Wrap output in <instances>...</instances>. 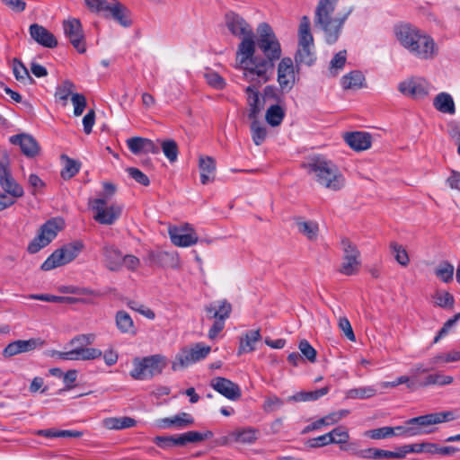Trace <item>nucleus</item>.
Segmentation results:
<instances>
[{"mask_svg":"<svg viewBox=\"0 0 460 460\" xmlns=\"http://www.w3.org/2000/svg\"><path fill=\"white\" fill-rule=\"evenodd\" d=\"M310 174L314 175L315 181L332 191L344 188L346 180L339 167L325 156L317 155L308 158L303 165Z\"/></svg>","mask_w":460,"mask_h":460,"instance_id":"obj_4","label":"nucleus"},{"mask_svg":"<svg viewBox=\"0 0 460 460\" xmlns=\"http://www.w3.org/2000/svg\"><path fill=\"white\" fill-rule=\"evenodd\" d=\"M284 117V110L278 104L269 107L265 114L266 121L272 127L280 125Z\"/></svg>","mask_w":460,"mask_h":460,"instance_id":"obj_43","label":"nucleus"},{"mask_svg":"<svg viewBox=\"0 0 460 460\" xmlns=\"http://www.w3.org/2000/svg\"><path fill=\"white\" fill-rule=\"evenodd\" d=\"M210 385L228 400L236 401L242 396V391L239 385L227 378L221 376L215 377L211 380Z\"/></svg>","mask_w":460,"mask_h":460,"instance_id":"obj_20","label":"nucleus"},{"mask_svg":"<svg viewBox=\"0 0 460 460\" xmlns=\"http://www.w3.org/2000/svg\"><path fill=\"white\" fill-rule=\"evenodd\" d=\"M93 211V219L101 224L113 225L121 216L123 206L118 203L108 205L106 199H94L89 203Z\"/></svg>","mask_w":460,"mask_h":460,"instance_id":"obj_11","label":"nucleus"},{"mask_svg":"<svg viewBox=\"0 0 460 460\" xmlns=\"http://www.w3.org/2000/svg\"><path fill=\"white\" fill-rule=\"evenodd\" d=\"M84 248L80 241H75L64 244L62 247L55 250L42 263L41 270L48 271L58 267L66 265L74 261Z\"/></svg>","mask_w":460,"mask_h":460,"instance_id":"obj_10","label":"nucleus"},{"mask_svg":"<svg viewBox=\"0 0 460 460\" xmlns=\"http://www.w3.org/2000/svg\"><path fill=\"white\" fill-rule=\"evenodd\" d=\"M44 341L39 338L30 340H17L10 342L3 350L2 355L4 358H11L15 355L34 350L38 347L43 346Z\"/></svg>","mask_w":460,"mask_h":460,"instance_id":"obj_18","label":"nucleus"},{"mask_svg":"<svg viewBox=\"0 0 460 460\" xmlns=\"http://www.w3.org/2000/svg\"><path fill=\"white\" fill-rule=\"evenodd\" d=\"M71 101L74 105V115H82L87 104L85 96L82 93H73Z\"/></svg>","mask_w":460,"mask_h":460,"instance_id":"obj_60","label":"nucleus"},{"mask_svg":"<svg viewBox=\"0 0 460 460\" xmlns=\"http://www.w3.org/2000/svg\"><path fill=\"white\" fill-rule=\"evenodd\" d=\"M390 249H391L392 253L394 255L396 261L400 265L405 267L409 264L410 259H409L406 250L402 247V245H401L395 242H392L390 243Z\"/></svg>","mask_w":460,"mask_h":460,"instance_id":"obj_51","label":"nucleus"},{"mask_svg":"<svg viewBox=\"0 0 460 460\" xmlns=\"http://www.w3.org/2000/svg\"><path fill=\"white\" fill-rule=\"evenodd\" d=\"M398 90L403 95L414 99H421L428 95V84L422 78H411L402 81L398 85Z\"/></svg>","mask_w":460,"mask_h":460,"instance_id":"obj_16","label":"nucleus"},{"mask_svg":"<svg viewBox=\"0 0 460 460\" xmlns=\"http://www.w3.org/2000/svg\"><path fill=\"white\" fill-rule=\"evenodd\" d=\"M346 50H341L338 52L330 63V73L332 75H336L338 71L342 69L346 63Z\"/></svg>","mask_w":460,"mask_h":460,"instance_id":"obj_57","label":"nucleus"},{"mask_svg":"<svg viewBox=\"0 0 460 460\" xmlns=\"http://www.w3.org/2000/svg\"><path fill=\"white\" fill-rule=\"evenodd\" d=\"M345 142L356 151L367 150L371 146V136L367 132H350L344 136Z\"/></svg>","mask_w":460,"mask_h":460,"instance_id":"obj_26","label":"nucleus"},{"mask_svg":"<svg viewBox=\"0 0 460 460\" xmlns=\"http://www.w3.org/2000/svg\"><path fill=\"white\" fill-rule=\"evenodd\" d=\"M376 390L373 387H358L353 388L347 392V397L351 399H367L373 397Z\"/></svg>","mask_w":460,"mask_h":460,"instance_id":"obj_54","label":"nucleus"},{"mask_svg":"<svg viewBox=\"0 0 460 460\" xmlns=\"http://www.w3.org/2000/svg\"><path fill=\"white\" fill-rule=\"evenodd\" d=\"M433 106L442 113L455 114L456 106L452 96L447 93H438L433 100Z\"/></svg>","mask_w":460,"mask_h":460,"instance_id":"obj_34","label":"nucleus"},{"mask_svg":"<svg viewBox=\"0 0 460 460\" xmlns=\"http://www.w3.org/2000/svg\"><path fill=\"white\" fill-rule=\"evenodd\" d=\"M454 381L453 376H446L441 372L430 373L424 380L417 384V387H427L430 385L444 386L452 384Z\"/></svg>","mask_w":460,"mask_h":460,"instance_id":"obj_37","label":"nucleus"},{"mask_svg":"<svg viewBox=\"0 0 460 460\" xmlns=\"http://www.w3.org/2000/svg\"><path fill=\"white\" fill-rule=\"evenodd\" d=\"M0 185L6 193L14 198L23 195L22 187L15 181L7 166L3 164H0Z\"/></svg>","mask_w":460,"mask_h":460,"instance_id":"obj_24","label":"nucleus"},{"mask_svg":"<svg viewBox=\"0 0 460 460\" xmlns=\"http://www.w3.org/2000/svg\"><path fill=\"white\" fill-rule=\"evenodd\" d=\"M199 167L200 171V181L208 184L215 180L216 160L211 156H199Z\"/></svg>","mask_w":460,"mask_h":460,"instance_id":"obj_31","label":"nucleus"},{"mask_svg":"<svg viewBox=\"0 0 460 460\" xmlns=\"http://www.w3.org/2000/svg\"><path fill=\"white\" fill-rule=\"evenodd\" d=\"M62 229L61 220L53 218L43 224L37 236L29 243L28 252L36 253L42 248L49 245L57 236L58 233Z\"/></svg>","mask_w":460,"mask_h":460,"instance_id":"obj_12","label":"nucleus"},{"mask_svg":"<svg viewBox=\"0 0 460 460\" xmlns=\"http://www.w3.org/2000/svg\"><path fill=\"white\" fill-rule=\"evenodd\" d=\"M166 366V358L160 354L143 358H136L133 360V369L130 371V376L136 380L151 379L155 376L160 375Z\"/></svg>","mask_w":460,"mask_h":460,"instance_id":"obj_8","label":"nucleus"},{"mask_svg":"<svg viewBox=\"0 0 460 460\" xmlns=\"http://www.w3.org/2000/svg\"><path fill=\"white\" fill-rule=\"evenodd\" d=\"M295 223L298 232L309 241L316 240L319 232L318 224L315 221H305L302 217H295Z\"/></svg>","mask_w":460,"mask_h":460,"instance_id":"obj_32","label":"nucleus"},{"mask_svg":"<svg viewBox=\"0 0 460 460\" xmlns=\"http://www.w3.org/2000/svg\"><path fill=\"white\" fill-rule=\"evenodd\" d=\"M169 235L172 243L180 247H188L197 243L199 237L193 232L190 225L186 224L185 227H171L169 228Z\"/></svg>","mask_w":460,"mask_h":460,"instance_id":"obj_21","label":"nucleus"},{"mask_svg":"<svg viewBox=\"0 0 460 460\" xmlns=\"http://www.w3.org/2000/svg\"><path fill=\"white\" fill-rule=\"evenodd\" d=\"M194 423L193 417L188 412H181L175 416L163 418L156 420V426L160 429L177 428L185 429Z\"/></svg>","mask_w":460,"mask_h":460,"instance_id":"obj_25","label":"nucleus"},{"mask_svg":"<svg viewBox=\"0 0 460 460\" xmlns=\"http://www.w3.org/2000/svg\"><path fill=\"white\" fill-rule=\"evenodd\" d=\"M284 405V401L275 394L268 396L263 403V410L265 411H275Z\"/></svg>","mask_w":460,"mask_h":460,"instance_id":"obj_63","label":"nucleus"},{"mask_svg":"<svg viewBox=\"0 0 460 460\" xmlns=\"http://www.w3.org/2000/svg\"><path fill=\"white\" fill-rule=\"evenodd\" d=\"M13 72L19 82L24 84H31L34 83L33 78L30 75L27 67L17 58L13 60Z\"/></svg>","mask_w":460,"mask_h":460,"instance_id":"obj_42","label":"nucleus"},{"mask_svg":"<svg viewBox=\"0 0 460 460\" xmlns=\"http://www.w3.org/2000/svg\"><path fill=\"white\" fill-rule=\"evenodd\" d=\"M338 1L339 0H319L314 12V27L323 31L325 40L328 44H333L338 40L343 25L353 10L352 7H349L334 15Z\"/></svg>","mask_w":460,"mask_h":460,"instance_id":"obj_2","label":"nucleus"},{"mask_svg":"<svg viewBox=\"0 0 460 460\" xmlns=\"http://www.w3.org/2000/svg\"><path fill=\"white\" fill-rule=\"evenodd\" d=\"M128 9L118 1L111 2V5L108 12L104 14L105 18H112L123 27H129L131 20L128 15Z\"/></svg>","mask_w":460,"mask_h":460,"instance_id":"obj_30","label":"nucleus"},{"mask_svg":"<svg viewBox=\"0 0 460 460\" xmlns=\"http://www.w3.org/2000/svg\"><path fill=\"white\" fill-rule=\"evenodd\" d=\"M10 142L13 145L20 146L21 151L27 157H34L40 152V146L31 135L28 134H18L10 137Z\"/></svg>","mask_w":460,"mask_h":460,"instance_id":"obj_23","label":"nucleus"},{"mask_svg":"<svg viewBox=\"0 0 460 460\" xmlns=\"http://www.w3.org/2000/svg\"><path fill=\"white\" fill-rule=\"evenodd\" d=\"M127 305L130 309L138 312L139 314H141L147 319L153 320L155 317V314L152 309L146 307L144 305H142L137 301L128 300L127 303Z\"/></svg>","mask_w":460,"mask_h":460,"instance_id":"obj_62","label":"nucleus"},{"mask_svg":"<svg viewBox=\"0 0 460 460\" xmlns=\"http://www.w3.org/2000/svg\"><path fill=\"white\" fill-rule=\"evenodd\" d=\"M298 349L307 360L311 363L315 362L317 352L306 340H302L299 342Z\"/></svg>","mask_w":460,"mask_h":460,"instance_id":"obj_61","label":"nucleus"},{"mask_svg":"<svg viewBox=\"0 0 460 460\" xmlns=\"http://www.w3.org/2000/svg\"><path fill=\"white\" fill-rule=\"evenodd\" d=\"M316 58L314 53V37L311 33V22L307 16H303L298 28V49L295 56L296 66H311Z\"/></svg>","mask_w":460,"mask_h":460,"instance_id":"obj_7","label":"nucleus"},{"mask_svg":"<svg viewBox=\"0 0 460 460\" xmlns=\"http://www.w3.org/2000/svg\"><path fill=\"white\" fill-rule=\"evenodd\" d=\"M435 305L442 308H453L455 298L453 295L447 291H438L434 295Z\"/></svg>","mask_w":460,"mask_h":460,"instance_id":"obj_53","label":"nucleus"},{"mask_svg":"<svg viewBox=\"0 0 460 460\" xmlns=\"http://www.w3.org/2000/svg\"><path fill=\"white\" fill-rule=\"evenodd\" d=\"M211 350L210 346L204 345L203 343H196L193 347L188 349L183 348L176 355V360L172 364V369L177 371L181 368H185L190 365L204 359Z\"/></svg>","mask_w":460,"mask_h":460,"instance_id":"obj_13","label":"nucleus"},{"mask_svg":"<svg viewBox=\"0 0 460 460\" xmlns=\"http://www.w3.org/2000/svg\"><path fill=\"white\" fill-rule=\"evenodd\" d=\"M162 150L170 162H175L178 157V145L172 139L164 140L161 143Z\"/></svg>","mask_w":460,"mask_h":460,"instance_id":"obj_52","label":"nucleus"},{"mask_svg":"<svg viewBox=\"0 0 460 460\" xmlns=\"http://www.w3.org/2000/svg\"><path fill=\"white\" fill-rule=\"evenodd\" d=\"M457 451L456 447H438V444L435 443H424V452L430 454H440L443 456L453 455Z\"/></svg>","mask_w":460,"mask_h":460,"instance_id":"obj_55","label":"nucleus"},{"mask_svg":"<svg viewBox=\"0 0 460 460\" xmlns=\"http://www.w3.org/2000/svg\"><path fill=\"white\" fill-rule=\"evenodd\" d=\"M258 430L248 427L245 429H238L232 431V438L234 439L236 443L242 444H252L254 443L258 437Z\"/></svg>","mask_w":460,"mask_h":460,"instance_id":"obj_38","label":"nucleus"},{"mask_svg":"<svg viewBox=\"0 0 460 460\" xmlns=\"http://www.w3.org/2000/svg\"><path fill=\"white\" fill-rule=\"evenodd\" d=\"M102 425L108 429H124L137 425V420L131 417H109L102 420Z\"/></svg>","mask_w":460,"mask_h":460,"instance_id":"obj_33","label":"nucleus"},{"mask_svg":"<svg viewBox=\"0 0 460 460\" xmlns=\"http://www.w3.org/2000/svg\"><path fill=\"white\" fill-rule=\"evenodd\" d=\"M205 78L208 84L217 90H221L226 86V82L224 78L216 72L210 71L206 73Z\"/></svg>","mask_w":460,"mask_h":460,"instance_id":"obj_64","label":"nucleus"},{"mask_svg":"<svg viewBox=\"0 0 460 460\" xmlns=\"http://www.w3.org/2000/svg\"><path fill=\"white\" fill-rule=\"evenodd\" d=\"M205 311L210 318L226 321L232 312L231 304L226 299L209 304L205 307Z\"/></svg>","mask_w":460,"mask_h":460,"instance_id":"obj_29","label":"nucleus"},{"mask_svg":"<svg viewBox=\"0 0 460 460\" xmlns=\"http://www.w3.org/2000/svg\"><path fill=\"white\" fill-rule=\"evenodd\" d=\"M258 40L255 41L265 58L255 55V49L251 57L245 62L242 58L238 60L239 68L243 71V75L250 82L256 81L261 84L269 81L274 72V61L281 57L280 44L272 30L266 22L259 24L257 28Z\"/></svg>","mask_w":460,"mask_h":460,"instance_id":"obj_1","label":"nucleus"},{"mask_svg":"<svg viewBox=\"0 0 460 460\" xmlns=\"http://www.w3.org/2000/svg\"><path fill=\"white\" fill-rule=\"evenodd\" d=\"M331 444H338L341 446L347 444L349 435L346 428L340 426L328 432Z\"/></svg>","mask_w":460,"mask_h":460,"instance_id":"obj_50","label":"nucleus"},{"mask_svg":"<svg viewBox=\"0 0 460 460\" xmlns=\"http://www.w3.org/2000/svg\"><path fill=\"white\" fill-rule=\"evenodd\" d=\"M459 416L456 413L455 411H446L411 418L407 420V424H417L419 426L427 427L429 425L455 420Z\"/></svg>","mask_w":460,"mask_h":460,"instance_id":"obj_17","label":"nucleus"},{"mask_svg":"<svg viewBox=\"0 0 460 460\" xmlns=\"http://www.w3.org/2000/svg\"><path fill=\"white\" fill-rule=\"evenodd\" d=\"M75 88V84L69 81L66 80L62 82L60 85L57 87L55 97L60 101H64L65 102L67 101L69 95H72V90Z\"/></svg>","mask_w":460,"mask_h":460,"instance_id":"obj_56","label":"nucleus"},{"mask_svg":"<svg viewBox=\"0 0 460 460\" xmlns=\"http://www.w3.org/2000/svg\"><path fill=\"white\" fill-rule=\"evenodd\" d=\"M330 391L329 386H324L315 391H301L292 396H289L288 401L294 402H307V401H315L321 398L322 396L327 394Z\"/></svg>","mask_w":460,"mask_h":460,"instance_id":"obj_40","label":"nucleus"},{"mask_svg":"<svg viewBox=\"0 0 460 460\" xmlns=\"http://www.w3.org/2000/svg\"><path fill=\"white\" fill-rule=\"evenodd\" d=\"M278 82L283 92H289L295 84L294 65L290 58H284L278 66Z\"/></svg>","mask_w":460,"mask_h":460,"instance_id":"obj_19","label":"nucleus"},{"mask_svg":"<svg viewBox=\"0 0 460 460\" xmlns=\"http://www.w3.org/2000/svg\"><path fill=\"white\" fill-rule=\"evenodd\" d=\"M407 426L394 427V436L414 437L422 434H429L433 429H425V426H419L417 424H407Z\"/></svg>","mask_w":460,"mask_h":460,"instance_id":"obj_41","label":"nucleus"},{"mask_svg":"<svg viewBox=\"0 0 460 460\" xmlns=\"http://www.w3.org/2000/svg\"><path fill=\"white\" fill-rule=\"evenodd\" d=\"M84 248L80 241H75L64 244L62 247L55 250L42 263L41 270L48 271L58 267L66 265L74 261Z\"/></svg>","mask_w":460,"mask_h":460,"instance_id":"obj_9","label":"nucleus"},{"mask_svg":"<svg viewBox=\"0 0 460 460\" xmlns=\"http://www.w3.org/2000/svg\"><path fill=\"white\" fill-rule=\"evenodd\" d=\"M364 80L365 77L361 72L352 71L342 77L341 84L345 89L360 88Z\"/></svg>","mask_w":460,"mask_h":460,"instance_id":"obj_44","label":"nucleus"},{"mask_svg":"<svg viewBox=\"0 0 460 460\" xmlns=\"http://www.w3.org/2000/svg\"><path fill=\"white\" fill-rule=\"evenodd\" d=\"M260 339L261 333L259 330H252L246 332L244 337L241 338L238 355L254 350V344L256 341H260Z\"/></svg>","mask_w":460,"mask_h":460,"instance_id":"obj_39","label":"nucleus"},{"mask_svg":"<svg viewBox=\"0 0 460 460\" xmlns=\"http://www.w3.org/2000/svg\"><path fill=\"white\" fill-rule=\"evenodd\" d=\"M64 33L72 46L81 54L86 51L85 38L81 22L76 18L63 21Z\"/></svg>","mask_w":460,"mask_h":460,"instance_id":"obj_15","label":"nucleus"},{"mask_svg":"<svg viewBox=\"0 0 460 460\" xmlns=\"http://www.w3.org/2000/svg\"><path fill=\"white\" fill-rule=\"evenodd\" d=\"M115 322L116 326L120 332L130 335H135L137 333L134 322L127 312L123 310L118 311L115 315Z\"/></svg>","mask_w":460,"mask_h":460,"instance_id":"obj_35","label":"nucleus"},{"mask_svg":"<svg viewBox=\"0 0 460 460\" xmlns=\"http://www.w3.org/2000/svg\"><path fill=\"white\" fill-rule=\"evenodd\" d=\"M341 247L343 255L339 271L346 276L357 274L361 265L360 252L348 238L341 240Z\"/></svg>","mask_w":460,"mask_h":460,"instance_id":"obj_14","label":"nucleus"},{"mask_svg":"<svg viewBox=\"0 0 460 460\" xmlns=\"http://www.w3.org/2000/svg\"><path fill=\"white\" fill-rule=\"evenodd\" d=\"M245 93H247V103L249 105L248 118L256 119L263 109L264 102L261 101L259 92L254 84L247 86Z\"/></svg>","mask_w":460,"mask_h":460,"instance_id":"obj_27","label":"nucleus"},{"mask_svg":"<svg viewBox=\"0 0 460 460\" xmlns=\"http://www.w3.org/2000/svg\"><path fill=\"white\" fill-rule=\"evenodd\" d=\"M225 23L233 36L241 39V42L237 46L236 61L238 62L242 58V61L245 62L256 48L252 26L243 17L232 11L226 13Z\"/></svg>","mask_w":460,"mask_h":460,"instance_id":"obj_5","label":"nucleus"},{"mask_svg":"<svg viewBox=\"0 0 460 460\" xmlns=\"http://www.w3.org/2000/svg\"><path fill=\"white\" fill-rule=\"evenodd\" d=\"M367 435L372 439H382L394 436L395 432L393 427H382L368 430Z\"/></svg>","mask_w":460,"mask_h":460,"instance_id":"obj_59","label":"nucleus"},{"mask_svg":"<svg viewBox=\"0 0 460 460\" xmlns=\"http://www.w3.org/2000/svg\"><path fill=\"white\" fill-rule=\"evenodd\" d=\"M30 299H35V300H40L45 302H50V303H66V304H73L77 299L71 296H58L54 295H49V294H32L28 296Z\"/></svg>","mask_w":460,"mask_h":460,"instance_id":"obj_48","label":"nucleus"},{"mask_svg":"<svg viewBox=\"0 0 460 460\" xmlns=\"http://www.w3.org/2000/svg\"><path fill=\"white\" fill-rule=\"evenodd\" d=\"M394 33L401 45L417 58L428 60L438 55L434 40L411 24L396 25Z\"/></svg>","mask_w":460,"mask_h":460,"instance_id":"obj_3","label":"nucleus"},{"mask_svg":"<svg viewBox=\"0 0 460 460\" xmlns=\"http://www.w3.org/2000/svg\"><path fill=\"white\" fill-rule=\"evenodd\" d=\"M178 435L180 447H181L187 446L188 444H195L211 438L213 437V432L207 430L206 432L201 433L199 431L190 430Z\"/></svg>","mask_w":460,"mask_h":460,"instance_id":"obj_36","label":"nucleus"},{"mask_svg":"<svg viewBox=\"0 0 460 460\" xmlns=\"http://www.w3.org/2000/svg\"><path fill=\"white\" fill-rule=\"evenodd\" d=\"M31 37L40 45L53 49L58 46L55 35L42 25L33 23L29 28Z\"/></svg>","mask_w":460,"mask_h":460,"instance_id":"obj_22","label":"nucleus"},{"mask_svg":"<svg viewBox=\"0 0 460 460\" xmlns=\"http://www.w3.org/2000/svg\"><path fill=\"white\" fill-rule=\"evenodd\" d=\"M102 254L106 267L112 271L119 270L123 265V255L119 250L111 245L102 248Z\"/></svg>","mask_w":460,"mask_h":460,"instance_id":"obj_28","label":"nucleus"},{"mask_svg":"<svg viewBox=\"0 0 460 460\" xmlns=\"http://www.w3.org/2000/svg\"><path fill=\"white\" fill-rule=\"evenodd\" d=\"M454 266L445 261L439 263L438 268L435 270V275L443 282L449 283L453 280L454 277Z\"/></svg>","mask_w":460,"mask_h":460,"instance_id":"obj_46","label":"nucleus"},{"mask_svg":"<svg viewBox=\"0 0 460 460\" xmlns=\"http://www.w3.org/2000/svg\"><path fill=\"white\" fill-rule=\"evenodd\" d=\"M61 158L65 161L64 168L61 171V177L64 180H69L79 172L81 164L65 155H63Z\"/></svg>","mask_w":460,"mask_h":460,"instance_id":"obj_45","label":"nucleus"},{"mask_svg":"<svg viewBox=\"0 0 460 460\" xmlns=\"http://www.w3.org/2000/svg\"><path fill=\"white\" fill-rule=\"evenodd\" d=\"M153 442L160 448L168 450L174 447H180L179 435L172 436H156Z\"/></svg>","mask_w":460,"mask_h":460,"instance_id":"obj_49","label":"nucleus"},{"mask_svg":"<svg viewBox=\"0 0 460 460\" xmlns=\"http://www.w3.org/2000/svg\"><path fill=\"white\" fill-rule=\"evenodd\" d=\"M84 2L91 11L102 13V16H104L111 5V3L106 0H84Z\"/></svg>","mask_w":460,"mask_h":460,"instance_id":"obj_58","label":"nucleus"},{"mask_svg":"<svg viewBox=\"0 0 460 460\" xmlns=\"http://www.w3.org/2000/svg\"><path fill=\"white\" fill-rule=\"evenodd\" d=\"M95 341L93 333L79 334L70 341L74 346L69 351L57 352L58 357L63 360H93L102 357V352L96 348H87Z\"/></svg>","mask_w":460,"mask_h":460,"instance_id":"obj_6","label":"nucleus"},{"mask_svg":"<svg viewBox=\"0 0 460 460\" xmlns=\"http://www.w3.org/2000/svg\"><path fill=\"white\" fill-rule=\"evenodd\" d=\"M251 124V132H252V138L253 143L256 146L261 145L267 137V129L265 127L261 126L260 121L256 119H252Z\"/></svg>","mask_w":460,"mask_h":460,"instance_id":"obj_47","label":"nucleus"}]
</instances>
